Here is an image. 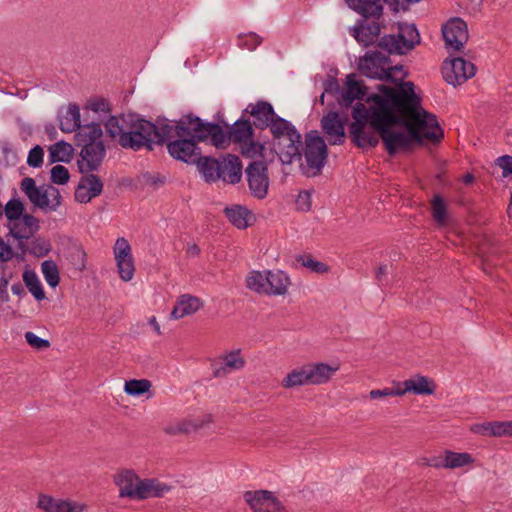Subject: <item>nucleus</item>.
I'll list each match as a JSON object with an SVG mask.
<instances>
[{
	"mask_svg": "<svg viewBox=\"0 0 512 512\" xmlns=\"http://www.w3.org/2000/svg\"><path fill=\"white\" fill-rule=\"evenodd\" d=\"M406 76L404 73L395 87L377 85L379 93L367 98L369 107L361 102L353 107L349 129L356 147H376L381 138L387 153L394 156L399 151H408L414 143L438 144L444 138L436 115L422 107L414 83L403 81Z\"/></svg>",
	"mask_w": 512,
	"mask_h": 512,
	"instance_id": "1",
	"label": "nucleus"
},
{
	"mask_svg": "<svg viewBox=\"0 0 512 512\" xmlns=\"http://www.w3.org/2000/svg\"><path fill=\"white\" fill-rule=\"evenodd\" d=\"M106 134L124 149L148 151L154 149L151 133L155 132L154 123L140 117L137 113L111 115L104 122Z\"/></svg>",
	"mask_w": 512,
	"mask_h": 512,
	"instance_id": "2",
	"label": "nucleus"
},
{
	"mask_svg": "<svg viewBox=\"0 0 512 512\" xmlns=\"http://www.w3.org/2000/svg\"><path fill=\"white\" fill-rule=\"evenodd\" d=\"M210 140L214 145L222 144L224 141L221 125L216 122H206L200 117H195L194 125L189 128V135L179 136L167 143V150L170 156L187 164H194L199 161L201 149L198 143Z\"/></svg>",
	"mask_w": 512,
	"mask_h": 512,
	"instance_id": "3",
	"label": "nucleus"
},
{
	"mask_svg": "<svg viewBox=\"0 0 512 512\" xmlns=\"http://www.w3.org/2000/svg\"><path fill=\"white\" fill-rule=\"evenodd\" d=\"M103 131L100 123L92 122L83 125L75 135V145L81 148L80 160L77 161L81 174L98 171L106 156V148L101 137Z\"/></svg>",
	"mask_w": 512,
	"mask_h": 512,
	"instance_id": "4",
	"label": "nucleus"
},
{
	"mask_svg": "<svg viewBox=\"0 0 512 512\" xmlns=\"http://www.w3.org/2000/svg\"><path fill=\"white\" fill-rule=\"evenodd\" d=\"M272 150L282 164L289 165L302 159V136L296 127L283 117H276L269 128Z\"/></svg>",
	"mask_w": 512,
	"mask_h": 512,
	"instance_id": "5",
	"label": "nucleus"
},
{
	"mask_svg": "<svg viewBox=\"0 0 512 512\" xmlns=\"http://www.w3.org/2000/svg\"><path fill=\"white\" fill-rule=\"evenodd\" d=\"M327 363H308L290 371L282 380L281 385L291 389L307 385H321L327 383L337 371Z\"/></svg>",
	"mask_w": 512,
	"mask_h": 512,
	"instance_id": "6",
	"label": "nucleus"
},
{
	"mask_svg": "<svg viewBox=\"0 0 512 512\" xmlns=\"http://www.w3.org/2000/svg\"><path fill=\"white\" fill-rule=\"evenodd\" d=\"M306 166L301 165L303 174L308 177L320 175L328 158V148L323 137L311 130L305 134L303 153Z\"/></svg>",
	"mask_w": 512,
	"mask_h": 512,
	"instance_id": "7",
	"label": "nucleus"
},
{
	"mask_svg": "<svg viewBox=\"0 0 512 512\" xmlns=\"http://www.w3.org/2000/svg\"><path fill=\"white\" fill-rule=\"evenodd\" d=\"M20 188L30 202L44 212L56 211L62 203V196L56 187L36 186L35 180L31 177L23 178Z\"/></svg>",
	"mask_w": 512,
	"mask_h": 512,
	"instance_id": "8",
	"label": "nucleus"
},
{
	"mask_svg": "<svg viewBox=\"0 0 512 512\" xmlns=\"http://www.w3.org/2000/svg\"><path fill=\"white\" fill-rule=\"evenodd\" d=\"M421 41L419 31L415 24H399L398 34L384 35L377 46L388 54H407Z\"/></svg>",
	"mask_w": 512,
	"mask_h": 512,
	"instance_id": "9",
	"label": "nucleus"
},
{
	"mask_svg": "<svg viewBox=\"0 0 512 512\" xmlns=\"http://www.w3.org/2000/svg\"><path fill=\"white\" fill-rule=\"evenodd\" d=\"M195 115L192 113L183 115L172 125L167 119H158L154 123L155 132L151 133L153 146L163 145L167 140L176 139L179 136L189 135V128L194 125Z\"/></svg>",
	"mask_w": 512,
	"mask_h": 512,
	"instance_id": "10",
	"label": "nucleus"
},
{
	"mask_svg": "<svg viewBox=\"0 0 512 512\" xmlns=\"http://www.w3.org/2000/svg\"><path fill=\"white\" fill-rule=\"evenodd\" d=\"M390 55L384 50L368 51L360 58L358 69L362 75L371 79H391L389 70L386 65L390 64Z\"/></svg>",
	"mask_w": 512,
	"mask_h": 512,
	"instance_id": "11",
	"label": "nucleus"
},
{
	"mask_svg": "<svg viewBox=\"0 0 512 512\" xmlns=\"http://www.w3.org/2000/svg\"><path fill=\"white\" fill-rule=\"evenodd\" d=\"M476 73L475 65L462 57L445 60L442 65L443 79L450 85L456 87L472 78Z\"/></svg>",
	"mask_w": 512,
	"mask_h": 512,
	"instance_id": "12",
	"label": "nucleus"
},
{
	"mask_svg": "<svg viewBox=\"0 0 512 512\" xmlns=\"http://www.w3.org/2000/svg\"><path fill=\"white\" fill-rule=\"evenodd\" d=\"M245 173L251 195L257 199H264L269 188L266 164L261 161H253L247 166Z\"/></svg>",
	"mask_w": 512,
	"mask_h": 512,
	"instance_id": "13",
	"label": "nucleus"
},
{
	"mask_svg": "<svg viewBox=\"0 0 512 512\" xmlns=\"http://www.w3.org/2000/svg\"><path fill=\"white\" fill-rule=\"evenodd\" d=\"M243 497L254 512H286L284 505L271 491H246Z\"/></svg>",
	"mask_w": 512,
	"mask_h": 512,
	"instance_id": "14",
	"label": "nucleus"
},
{
	"mask_svg": "<svg viewBox=\"0 0 512 512\" xmlns=\"http://www.w3.org/2000/svg\"><path fill=\"white\" fill-rule=\"evenodd\" d=\"M227 129L221 127L224 141L222 144L214 145L217 148H225L230 142L241 144L246 143L254 137V127L249 119L244 118V115L236 120L232 125L224 123Z\"/></svg>",
	"mask_w": 512,
	"mask_h": 512,
	"instance_id": "15",
	"label": "nucleus"
},
{
	"mask_svg": "<svg viewBox=\"0 0 512 512\" xmlns=\"http://www.w3.org/2000/svg\"><path fill=\"white\" fill-rule=\"evenodd\" d=\"M113 252L120 278L125 282L130 281L133 278L135 267L131 246L127 239L117 238Z\"/></svg>",
	"mask_w": 512,
	"mask_h": 512,
	"instance_id": "16",
	"label": "nucleus"
},
{
	"mask_svg": "<svg viewBox=\"0 0 512 512\" xmlns=\"http://www.w3.org/2000/svg\"><path fill=\"white\" fill-rule=\"evenodd\" d=\"M25 228H20L19 225L13 224L10 228L8 235L12 236L18 241L19 253L15 254L18 260H24V257L29 253L27 241L39 230V220L33 215H26L23 219Z\"/></svg>",
	"mask_w": 512,
	"mask_h": 512,
	"instance_id": "17",
	"label": "nucleus"
},
{
	"mask_svg": "<svg viewBox=\"0 0 512 512\" xmlns=\"http://www.w3.org/2000/svg\"><path fill=\"white\" fill-rule=\"evenodd\" d=\"M442 34L446 46L459 51L468 41V27L464 20L454 17L448 20L442 27Z\"/></svg>",
	"mask_w": 512,
	"mask_h": 512,
	"instance_id": "18",
	"label": "nucleus"
},
{
	"mask_svg": "<svg viewBox=\"0 0 512 512\" xmlns=\"http://www.w3.org/2000/svg\"><path fill=\"white\" fill-rule=\"evenodd\" d=\"M249 113L252 118L253 127L265 130L270 128L276 117H280L274 110L271 103L264 100H258L256 103H250L243 111V115Z\"/></svg>",
	"mask_w": 512,
	"mask_h": 512,
	"instance_id": "19",
	"label": "nucleus"
},
{
	"mask_svg": "<svg viewBox=\"0 0 512 512\" xmlns=\"http://www.w3.org/2000/svg\"><path fill=\"white\" fill-rule=\"evenodd\" d=\"M348 7L363 16L364 18L379 19L382 14L380 0H345ZM384 3L395 13L399 11V0H383Z\"/></svg>",
	"mask_w": 512,
	"mask_h": 512,
	"instance_id": "20",
	"label": "nucleus"
},
{
	"mask_svg": "<svg viewBox=\"0 0 512 512\" xmlns=\"http://www.w3.org/2000/svg\"><path fill=\"white\" fill-rule=\"evenodd\" d=\"M321 126L330 145H341L345 142L344 122L340 119L338 112L330 111L324 115Z\"/></svg>",
	"mask_w": 512,
	"mask_h": 512,
	"instance_id": "21",
	"label": "nucleus"
},
{
	"mask_svg": "<svg viewBox=\"0 0 512 512\" xmlns=\"http://www.w3.org/2000/svg\"><path fill=\"white\" fill-rule=\"evenodd\" d=\"M37 507L45 512H83L86 509L84 504L56 499L47 494L38 496Z\"/></svg>",
	"mask_w": 512,
	"mask_h": 512,
	"instance_id": "22",
	"label": "nucleus"
},
{
	"mask_svg": "<svg viewBox=\"0 0 512 512\" xmlns=\"http://www.w3.org/2000/svg\"><path fill=\"white\" fill-rule=\"evenodd\" d=\"M222 180L226 184H238L242 178V163L238 156L226 154L220 157V169Z\"/></svg>",
	"mask_w": 512,
	"mask_h": 512,
	"instance_id": "23",
	"label": "nucleus"
},
{
	"mask_svg": "<svg viewBox=\"0 0 512 512\" xmlns=\"http://www.w3.org/2000/svg\"><path fill=\"white\" fill-rule=\"evenodd\" d=\"M141 479L132 469H124L114 476V482L119 487L120 498H136L138 482Z\"/></svg>",
	"mask_w": 512,
	"mask_h": 512,
	"instance_id": "24",
	"label": "nucleus"
},
{
	"mask_svg": "<svg viewBox=\"0 0 512 512\" xmlns=\"http://www.w3.org/2000/svg\"><path fill=\"white\" fill-rule=\"evenodd\" d=\"M346 91L342 93L339 104L341 106L349 107L354 100H365L370 95H367V87L362 84V81H357L355 74H349L346 77Z\"/></svg>",
	"mask_w": 512,
	"mask_h": 512,
	"instance_id": "25",
	"label": "nucleus"
},
{
	"mask_svg": "<svg viewBox=\"0 0 512 512\" xmlns=\"http://www.w3.org/2000/svg\"><path fill=\"white\" fill-rule=\"evenodd\" d=\"M402 384L404 386V388H401L403 395L407 392H412L415 395H432L436 389V385L432 380L420 374L405 380Z\"/></svg>",
	"mask_w": 512,
	"mask_h": 512,
	"instance_id": "26",
	"label": "nucleus"
},
{
	"mask_svg": "<svg viewBox=\"0 0 512 512\" xmlns=\"http://www.w3.org/2000/svg\"><path fill=\"white\" fill-rule=\"evenodd\" d=\"M197 169L202 175L203 179L208 183H215L220 180L222 176L220 169V157L214 158L211 156H202L200 154L199 161L195 163Z\"/></svg>",
	"mask_w": 512,
	"mask_h": 512,
	"instance_id": "27",
	"label": "nucleus"
},
{
	"mask_svg": "<svg viewBox=\"0 0 512 512\" xmlns=\"http://www.w3.org/2000/svg\"><path fill=\"white\" fill-rule=\"evenodd\" d=\"M202 305L203 303L198 297L190 294L182 295L179 297L176 305L171 311V318L177 320L184 316L192 315L197 312Z\"/></svg>",
	"mask_w": 512,
	"mask_h": 512,
	"instance_id": "28",
	"label": "nucleus"
},
{
	"mask_svg": "<svg viewBox=\"0 0 512 512\" xmlns=\"http://www.w3.org/2000/svg\"><path fill=\"white\" fill-rule=\"evenodd\" d=\"M267 295H284L290 284V279L281 270L267 271Z\"/></svg>",
	"mask_w": 512,
	"mask_h": 512,
	"instance_id": "29",
	"label": "nucleus"
},
{
	"mask_svg": "<svg viewBox=\"0 0 512 512\" xmlns=\"http://www.w3.org/2000/svg\"><path fill=\"white\" fill-rule=\"evenodd\" d=\"M80 121V109L75 103L68 105L66 114L59 116V128L64 133L77 132L82 128Z\"/></svg>",
	"mask_w": 512,
	"mask_h": 512,
	"instance_id": "30",
	"label": "nucleus"
},
{
	"mask_svg": "<svg viewBox=\"0 0 512 512\" xmlns=\"http://www.w3.org/2000/svg\"><path fill=\"white\" fill-rule=\"evenodd\" d=\"M3 211L8 220L7 226L9 230L13 224L19 225L20 228H25L23 219L28 214L24 213V204L18 198L10 199L4 206Z\"/></svg>",
	"mask_w": 512,
	"mask_h": 512,
	"instance_id": "31",
	"label": "nucleus"
},
{
	"mask_svg": "<svg viewBox=\"0 0 512 512\" xmlns=\"http://www.w3.org/2000/svg\"><path fill=\"white\" fill-rule=\"evenodd\" d=\"M240 350L231 351L222 356L223 366L214 370L215 377H223L231 370H240L245 365V360L241 357Z\"/></svg>",
	"mask_w": 512,
	"mask_h": 512,
	"instance_id": "32",
	"label": "nucleus"
},
{
	"mask_svg": "<svg viewBox=\"0 0 512 512\" xmlns=\"http://www.w3.org/2000/svg\"><path fill=\"white\" fill-rule=\"evenodd\" d=\"M225 216L238 229H246L249 226V218L252 213L242 205L226 207L224 209Z\"/></svg>",
	"mask_w": 512,
	"mask_h": 512,
	"instance_id": "33",
	"label": "nucleus"
},
{
	"mask_svg": "<svg viewBox=\"0 0 512 512\" xmlns=\"http://www.w3.org/2000/svg\"><path fill=\"white\" fill-rule=\"evenodd\" d=\"M211 421V416L207 415L205 421L183 420L176 424L167 425L163 430L168 435L188 434L202 428L205 423H210Z\"/></svg>",
	"mask_w": 512,
	"mask_h": 512,
	"instance_id": "34",
	"label": "nucleus"
},
{
	"mask_svg": "<svg viewBox=\"0 0 512 512\" xmlns=\"http://www.w3.org/2000/svg\"><path fill=\"white\" fill-rule=\"evenodd\" d=\"M353 31V36L359 43L364 46H369L378 38L380 25L378 22H372L370 24L356 26L353 28Z\"/></svg>",
	"mask_w": 512,
	"mask_h": 512,
	"instance_id": "35",
	"label": "nucleus"
},
{
	"mask_svg": "<svg viewBox=\"0 0 512 512\" xmlns=\"http://www.w3.org/2000/svg\"><path fill=\"white\" fill-rule=\"evenodd\" d=\"M474 462V458L467 452L445 451V458L442 462L443 468L456 469L470 465Z\"/></svg>",
	"mask_w": 512,
	"mask_h": 512,
	"instance_id": "36",
	"label": "nucleus"
},
{
	"mask_svg": "<svg viewBox=\"0 0 512 512\" xmlns=\"http://www.w3.org/2000/svg\"><path fill=\"white\" fill-rule=\"evenodd\" d=\"M431 214L438 226H444L448 221L447 205L440 194H435L431 200Z\"/></svg>",
	"mask_w": 512,
	"mask_h": 512,
	"instance_id": "37",
	"label": "nucleus"
},
{
	"mask_svg": "<svg viewBox=\"0 0 512 512\" xmlns=\"http://www.w3.org/2000/svg\"><path fill=\"white\" fill-rule=\"evenodd\" d=\"M73 152L71 144L65 141H59L54 144L49 150L51 163L55 162H69Z\"/></svg>",
	"mask_w": 512,
	"mask_h": 512,
	"instance_id": "38",
	"label": "nucleus"
},
{
	"mask_svg": "<svg viewBox=\"0 0 512 512\" xmlns=\"http://www.w3.org/2000/svg\"><path fill=\"white\" fill-rule=\"evenodd\" d=\"M267 271H251L246 277V286L259 294H266Z\"/></svg>",
	"mask_w": 512,
	"mask_h": 512,
	"instance_id": "39",
	"label": "nucleus"
},
{
	"mask_svg": "<svg viewBox=\"0 0 512 512\" xmlns=\"http://www.w3.org/2000/svg\"><path fill=\"white\" fill-rule=\"evenodd\" d=\"M23 281L28 288L29 292L34 296L37 301L45 299V292L34 271L26 270L23 273Z\"/></svg>",
	"mask_w": 512,
	"mask_h": 512,
	"instance_id": "40",
	"label": "nucleus"
},
{
	"mask_svg": "<svg viewBox=\"0 0 512 512\" xmlns=\"http://www.w3.org/2000/svg\"><path fill=\"white\" fill-rule=\"evenodd\" d=\"M152 384L147 379H131L125 382L124 391L130 396H140L147 393Z\"/></svg>",
	"mask_w": 512,
	"mask_h": 512,
	"instance_id": "41",
	"label": "nucleus"
},
{
	"mask_svg": "<svg viewBox=\"0 0 512 512\" xmlns=\"http://www.w3.org/2000/svg\"><path fill=\"white\" fill-rule=\"evenodd\" d=\"M41 269L47 284L55 288L60 282L59 270L56 263L53 260H45L41 264Z\"/></svg>",
	"mask_w": 512,
	"mask_h": 512,
	"instance_id": "42",
	"label": "nucleus"
},
{
	"mask_svg": "<svg viewBox=\"0 0 512 512\" xmlns=\"http://www.w3.org/2000/svg\"><path fill=\"white\" fill-rule=\"evenodd\" d=\"M80 181L86 187H88L90 197L94 198L99 196L103 191V182L99 176L92 174L91 172L88 174H84Z\"/></svg>",
	"mask_w": 512,
	"mask_h": 512,
	"instance_id": "43",
	"label": "nucleus"
},
{
	"mask_svg": "<svg viewBox=\"0 0 512 512\" xmlns=\"http://www.w3.org/2000/svg\"><path fill=\"white\" fill-rule=\"evenodd\" d=\"M52 246L49 240L44 239L42 237L34 238L29 246V254L37 257L43 258L49 254Z\"/></svg>",
	"mask_w": 512,
	"mask_h": 512,
	"instance_id": "44",
	"label": "nucleus"
},
{
	"mask_svg": "<svg viewBox=\"0 0 512 512\" xmlns=\"http://www.w3.org/2000/svg\"><path fill=\"white\" fill-rule=\"evenodd\" d=\"M237 39V45L241 49H247L249 51L255 50L262 43L263 40L262 37H260L255 32L240 33L238 34Z\"/></svg>",
	"mask_w": 512,
	"mask_h": 512,
	"instance_id": "45",
	"label": "nucleus"
},
{
	"mask_svg": "<svg viewBox=\"0 0 512 512\" xmlns=\"http://www.w3.org/2000/svg\"><path fill=\"white\" fill-rule=\"evenodd\" d=\"M86 256V252L81 245H75L69 251V260L71 264L79 271L86 269Z\"/></svg>",
	"mask_w": 512,
	"mask_h": 512,
	"instance_id": "46",
	"label": "nucleus"
},
{
	"mask_svg": "<svg viewBox=\"0 0 512 512\" xmlns=\"http://www.w3.org/2000/svg\"><path fill=\"white\" fill-rule=\"evenodd\" d=\"M471 431L482 436L498 437V421L474 424Z\"/></svg>",
	"mask_w": 512,
	"mask_h": 512,
	"instance_id": "47",
	"label": "nucleus"
},
{
	"mask_svg": "<svg viewBox=\"0 0 512 512\" xmlns=\"http://www.w3.org/2000/svg\"><path fill=\"white\" fill-rule=\"evenodd\" d=\"M297 262L315 273H326L329 270V267L325 263L317 261L309 255L299 256Z\"/></svg>",
	"mask_w": 512,
	"mask_h": 512,
	"instance_id": "48",
	"label": "nucleus"
},
{
	"mask_svg": "<svg viewBox=\"0 0 512 512\" xmlns=\"http://www.w3.org/2000/svg\"><path fill=\"white\" fill-rule=\"evenodd\" d=\"M153 484H155V479H141L137 485L135 500L153 498Z\"/></svg>",
	"mask_w": 512,
	"mask_h": 512,
	"instance_id": "49",
	"label": "nucleus"
},
{
	"mask_svg": "<svg viewBox=\"0 0 512 512\" xmlns=\"http://www.w3.org/2000/svg\"><path fill=\"white\" fill-rule=\"evenodd\" d=\"M50 178L54 184L65 185L70 179V174L65 166L55 165L50 171Z\"/></svg>",
	"mask_w": 512,
	"mask_h": 512,
	"instance_id": "50",
	"label": "nucleus"
},
{
	"mask_svg": "<svg viewBox=\"0 0 512 512\" xmlns=\"http://www.w3.org/2000/svg\"><path fill=\"white\" fill-rule=\"evenodd\" d=\"M141 183L145 186L157 189L166 183V177L159 173L145 172L141 176Z\"/></svg>",
	"mask_w": 512,
	"mask_h": 512,
	"instance_id": "51",
	"label": "nucleus"
},
{
	"mask_svg": "<svg viewBox=\"0 0 512 512\" xmlns=\"http://www.w3.org/2000/svg\"><path fill=\"white\" fill-rule=\"evenodd\" d=\"M44 150L41 146H34L28 153L27 164L33 168H39L43 164Z\"/></svg>",
	"mask_w": 512,
	"mask_h": 512,
	"instance_id": "52",
	"label": "nucleus"
},
{
	"mask_svg": "<svg viewBox=\"0 0 512 512\" xmlns=\"http://www.w3.org/2000/svg\"><path fill=\"white\" fill-rule=\"evenodd\" d=\"M242 148V154L248 157H254L258 154H261L264 150V145L254 141L253 138L251 140L247 141L246 143H241Z\"/></svg>",
	"mask_w": 512,
	"mask_h": 512,
	"instance_id": "53",
	"label": "nucleus"
},
{
	"mask_svg": "<svg viewBox=\"0 0 512 512\" xmlns=\"http://www.w3.org/2000/svg\"><path fill=\"white\" fill-rule=\"evenodd\" d=\"M25 340L31 347L38 350H43L50 347V342L48 340L40 338L35 333L30 331L25 333Z\"/></svg>",
	"mask_w": 512,
	"mask_h": 512,
	"instance_id": "54",
	"label": "nucleus"
},
{
	"mask_svg": "<svg viewBox=\"0 0 512 512\" xmlns=\"http://www.w3.org/2000/svg\"><path fill=\"white\" fill-rule=\"evenodd\" d=\"M297 210L307 212L311 209V194L309 191H300L296 201Z\"/></svg>",
	"mask_w": 512,
	"mask_h": 512,
	"instance_id": "55",
	"label": "nucleus"
},
{
	"mask_svg": "<svg viewBox=\"0 0 512 512\" xmlns=\"http://www.w3.org/2000/svg\"><path fill=\"white\" fill-rule=\"evenodd\" d=\"M387 396H403V392H401V388L398 385L397 388H384V389H375L369 392V397L371 399H379Z\"/></svg>",
	"mask_w": 512,
	"mask_h": 512,
	"instance_id": "56",
	"label": "nucleus"
},
{
	"mask_svg": "<svg viewBox=\"0 0 512 512\" xmlns=\"http://www.w3.org/2000/svg\"><path fill=\"white\" fill-rule=\"evenodd\" d=\"M495 165L502 169V177L512 175V156L503 155L495 160Z\"/></svg>",
	"mask_w": 512,
	"mask_h": 512,
	"instance_id": "57",
	"label": "nucleus"
},
{
	"mask_svg": "<svg viewBox=\"0 0 512 512\" xmlns=\"http://www.w3.org/2000/svg\"><path fill=\"white\" fill-rule=\"evenodd\" d=\"M74 195L75 200L79 203H88L92 199V197H90L88 187L82 184L81 181H79Z\"/></svg>",
	"mask_w": 512,
	"mask_h": 512,
	"instance_id": "58",
	"label": "nucleus"
},
{
	"mask_svg": "<svg viewBox=\"0 0 512 512\" xmlns=\"http://www.w3.org/2000/svg\"><path fill=\"white\" fill-rule=\"evenodd\" d=\"M89 108L96 113H109L111 111L110 103L104 98H99L91 101L89 104Z\"/></svg>",
	"mask_w": 512,
	"mask_h": 512,
	"instance_id": "59",
	"label": "nucleus"
},
{
	"mask_svg": "<svg viewBox=\"0 0 512 512\" xmlns=\"http://www.w3.org/2000/svg\"><path fill=\"white\" fill-rule=\"evenodd\" d=\"M15 256L12 247L0 236V261L8 262Z\"/></svg>",
	"mask_w": 512,
	"mask_h": 512,
	"instance_id": "60",
	"label": "nucleus"
},
{
	"mask_svg": "<svg viewBox=\"0 0 512 512\" xmlns=\"http://www.w3.org/2000/svg\"><path fill=\"white\" fill-rule=\"evenodd\" d=\"M340 89L339 83L337 79L333 76H328V78L324 81V92L328 94L338 93Z\"/></svg>",
	"mask_w": 512,
	"mask_h": 512,
	"instance_id": "61",
	"label": "nucleus"
},
{
	"mask_svg": "<svg viewBox=\"0 0 512 512\" xmlns=\"http://www.w3.org/2000/svg\"><path fill=\"white\" fill-rule=\"evenodd\" d=\"M498 437H512V420L498 421Z\"/></svg>",
	"mask_w": 512,
	"mask_h": 512,
	"instance_id": "62",
	"label": "nucleus"
},
{
	"mask_svg": "<svg viewBox=\"0 0 512 512\" xmlns=\"http://www.w3.org/2000/svg\"><path fill=\"white\" fill-rule=\"evenodd\" d=\"M171 490V486L159 482L157 479H155V484H153V498H159L163 497L165 493L169 492Z\"/></svg>",
	"mask_w": 512,
	"mask_h": 512,
	"instance_id": "63",
	"label": "nucleus"
},
{
	"mask_svg": "<svg viewBox=\"0 0 512 512\" xmlns=\"http://www.w3.org/2000/svg\"><path fill=\"white\" fill-rule=\"evenodd\" d=\"M8 278L6 276H2L0 278V301L8 302L10 297L8 293Z\"/></svg>",
	"mask_w": 512,
	"mask_h": 512,
	"instance_id": "64",
	"label": "nucleus"
}]
</instances>
